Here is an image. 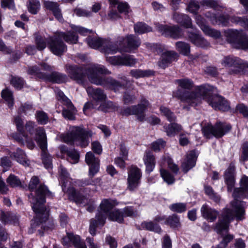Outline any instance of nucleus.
Here are the masks:
<instances>
[{
	"instance_id": "obj_38",
	"label": "nucleus",
	"mask_w": 248,
	"mask_h": 248,
	"mask_svg": "<svg viewBox=\"0 0 248 248\" xmlns=\"http://www.w3.org/2000/svg\"><path fill=\"white\" fill-rule=\"evenodd\" d=\"M164 127L169 136H174L182 130L181 126L176 123H171L168 125H164Z\"/></svg>"
},
{
	"instance_id": "obj_31",
	"label": "nucleus",
	"mask_w": 248,
	"mask_h": 248,
	"mask_svg": "<svg viewBox=\"0 0 248 248\" xmlns=\"http://www.w3.org/2000/svg\"><path fill=\"white\" fill-rule=\"evenodd\" d=\"M173 19L186 28H192L191 19L186 15L175 13L173 15Z\"/></svg>"
},
{
	"instance_id": "obj_49",
	"label": "nucleus",
	"mask_w": 248,
	"mask_h": 248,
	"mask_svg": "<svg viewBox=\"0 0 248 248\" xmlns=\"http://www.w3.org/2000/svg\"><path fill=\"white\" fill-rule=\"evenodd\" d=\"M137 62V60L133 56L125 55L122 56L121 65L133 66Z\"/></svg>"
},
{
	"instance_id": "obj_53",
	"label": "nucleus",
	"mask_w": 248,
	"mask_h": 248,
	"mask_svg": "<svg viewBox=\"0 0 248 248\" xmlns=\"http://www.w3.org/2000/svg\"><path fill=\"white\" fill-rule=\"evenodd\" d=\"M34 108L32 105L28 104L22 105L18 108V113H24L26 115H31L34 113Z\"/></svg>"
},
{
	"instance_id": "obj_18",
	"label": "nucleus",
	"mask_w": 248,
	"mask_h": 248,
	"mask_svg": "<svg viewBox=\"0 0 248 248\" xmlns=\"http://www.w3.org/2000/svg\"><path fill=\"white\" fill-rule=\"evenodd\" d=\"M155 25L156 30L165 36L177 39L183 35L182 30L178 26H169L159 24Z\"/></svg>"
},
{
	"instance_id": "obj_41",
	"label": "nucleus",
	"mask_w": 248,
	"mask_h": 248,
	"mask_svg": "<svg viewBox=\"0 0 248 248\" xmlns=\"http://www.w3.org/2000/svg\"><path fill=\"white\" fill-rule=\"evenodd\" d=\"M35 44L38 50H42L45 49L46 46V43L49 45L50 42V38L46 39L37 34H35Z\"/></svg>"
},
{
	"instance_id": "obj_20",
	"label": "nucleus",
	"mask_w": 248,
	"mask_h": 248,
	"mask_svg": "<svg viewBox=\"0 0 248 248\" xmlns=\"http://www.w3.org/2000/svg\"><path fill=\"white\" fill-rule=\"evenodd\" d=\"M195 19L197 24L206 35L216 39L218 38L221 36L220 31L214 30L207 25L204 22V19L201 16H196Z\"/></svg>"
},
{
	"instance_id": "obj_58",
	"label": "nucleus",
	"mask_w": 248,
	"mask_h": 248,
	"mask_svg": "<svg viewBox=\"0 0 248 248\" xmlns=\"http://www.w3.org/2000/svg\"><path fill=\"white\" fill-rule=\"evenodd\" d=\"M204 190L205 193L208 195L210 198L213 199L215 202H218L220 200V197L218 195L214 192L212 188L209 186H205Z\"/></svg>"
},
{
	"instance_id": "obj_24",
	"label": "nucleus",
	"mask_w": 248,
	"mask_h": 248,
	"mask_svg": "<svg viewBox=\"0 0 248 248\" xmlns=\"http://www.w3.org/2000/svg\"><path fill=\"white\" fill-rule=\"evenodd\" d=\"M49 47L51 52L57 56L62 55L67 50V46L64 43L57 37L50 38Z\"/></svg>"
},
{
	"instance_id": "obj_8",
	"label": "nucleus",
	"mask_w": 248,
	"mask_h": 248,
	"mask_svg": "<svg viewBox=\"0 0 248 248\" xmlns=\"http://www.w3.org/2000/svg\"><path fill=\"white\" fill-rule=\"evenodd\" d=\"M205 16L208 18L213 24L221 25L223 26H227L229 25L230 20L232 23L238 24L248 30V16L238 17L232 16L228 17L224 15L217 16L214 14L210 12L206 14Z\"/></svg>"
},
{
	"instance_id": "obj_25",
	"label": "nucleus",
	"mask_w": 248,
	"mask_h": 248,
	"mask_svg": "<svg viewBox=\"0 0 248 248\" xmlns=\"http://www.w3.org/2000/svg\"><path fill=\"white\" fill-rule=\"evenodd\" d=\"M196 158L197 154L195 151H191L187 154L182 164V169L185 173L195 166Z\"/></svg>"
},
{
	"instance_id": "obj_26",
	"label": "nucleus",
	"mask_w": 248,
	"mask_h": 248,
	"mask_svg": "<svg viewBox=\"0 0 248 248\" xmlns=\"http://www.w3.org/2000/svg\"><path fill=\"white\" fill-rule=\"evenodd\" d=\"M201 212L202 216L210 222H214L218 216V212L217 211L206 204H203L201 207Z\"/></svg>"
},
{
	"instance_id": "obj_48",
	"label": "nucleus",
	"mask_w": 248,
	"mask_h": 248,
	"mask_svg": "<svg viewBox=\"0 0 248 248\" xmlns=\"http://www.w3.org/2000/svg\"><path fill=\"white\" fill-rule=\"evenodd\" d=\"M176 48L178 51L185 55H188L190 52L189 45L183 42L176 43Z\"/></svg>"
},
{
	"instance_id": "obj_6",
	"label": "nucleus",
	"mask_w": 248,
	"mask_h": 248,
	"mask_svg": "<svg viewBox=\"0 0 248 248\" xmlns=\"http://www.w3.org/2000/svg\"><path fill=\"white\" fill-rule=\"evenodd\" d=\"M59 172V181L62 184V191L67 193L69 199L74 201L77 204H85L87 202V199L86 197L81 195L77 192L73 187L70 186V178L66 170L61 166L60 168Z\"/></svg>"
},
{
	"instance_id": "obj_19",
	"label": "nucleus",
	"mask_w": 248,
	"mask_h": 248,
	"mask_svg": "<svg viewBox=\"0 0 248 248\" xmlns=\"http://www.w3.org/2000/svg\"><path fill=\"white\" fill-rule=\"evenodd\" d=\"M62 242L63 246L68 247L87 248L84 241L81 240L79 235L71 232L66 233V235L63 237Z\"/></svg>"
},
{
	"instance_id": "obj_2",
	"label": "nucleus",
	"mask_w": 248,
	"mask_h": 248,
	"mask_svg": "<svg viewBox=\"0 0 248 248\" xmlns=\"http://www.w3.org/2000/svg\"><path fill=\"white\" fill-rule=\"evenodd\" d=\"M240 186V187L234 189L232 193L234 200L231 202L229 207H226L223 209L216 225L215 230L218 234L223 235L228 232L229 223L234 217L238 220L245 218L246 203L237 199L245 197V192L248 191V176L243 175L242 177Z\"/></svg>"
},
{
	"instance_id": "obj_17",
	"label": "nucleus",
	"mask_w": 248,
	"mask_h": 248,
	"mask_svg": "<svg viewBox=\"0 0 248 248\" xmlns=\"http://www.w3.org/2000/svg\"><path fill=\"white\" fill-rule=\"evenodd\" d=\"M141 176L142 173L139 168L131 166L128 174V189L132 191L137 188L140 184Z\"/></svg>"
},
{
	"instance_id": "obj_54",
	"label": "nucleus",
	"mask_w": 248,
	"mask_h": 248,
	"mask_svg": "<svg viewBox=\"0 0 248 248\" xmlns=\"http://www.w3.org/2000/svg\"><path fill=\"white\" fill-rule=\"evenodd\" d=\"M40 7V2L38 0H29V11L33 14H36Z\"/></svg>"
},
{
	"instance_id": "obj_43",
	"label": "nucleus",
	"mask_w": 248,
	"mask_h": 248,
	"mask_svg": "<svg viewBox=\"0 0 248 248\" xmlns=\"http://www.w3.org/2000/svg\"><path fill=\"white\" fill-rule=\"evenodd\" d=\"M141 227L143 229L153 231L158 233L161 232L160 227L157 224H155L152 221H145L142 222L141 224Z\"/></svg>"
},
{
	"instance_id": "obj_55",
	"label": "nucleus",
	"mask_w": 248,
	"mask_h": 248,
	"mask_svg": "<svg viewBox=\"0 0 248 248\" xmlns=\"http://www.w3.org/2000/svg\"><path fill=\"white\" fill-rule=\"evenodd\" d=\"M68 160L72 164H76L78 162L79 155L77 151L71 150L67 152Z\"/></svg>"
},
{
	"instance_id": "obj_23",
	"label": "nucleus",
	"mask_w": 248,
	"mask_h": 248,
	"mask_svg": "<svg viewBox=\"0 0 248 248\" xmlns=\"http://www.w3.org/2000/svg\"><path fill=\"white\" fill-rule=\"evenodd\" d=\"M179 55L174 51H167L162 53L158 62V66L162 68H165L173 61L177 60Z\"/></svg>"
},
{
	"instance_id": "obj_29",
	"label": "nucleus",
	"mask_w": 248,
	"mask_h": 248,
	"mask_svg": "<svg viewBox=\"0 0 248 248\" xmlns=\"http://www.w3.org/2000/svg\"><path fill=\"white\" fill-rule=\"evenodd\" d=\"M143 161L146 166V172L150 173L154 170L155 165V157L151 152L146 151Z\"/></svg>"
},
{
	"instance_id": "obj_62",
	"label": "nucleus",
	"mask_w": 248,
	"mask_h": 248,
	"mask_svg": "<svg viewBox=\"0 0 248 248\" xmlns=\"http://www.w3.org/2000/svg\"><path fill=\"white\" fill-rule=\"evenodd\" d=\"M57 98L59 100L62 101L65 104H70V100L68 99L66 96H65L63 93L60 91L59 89H57L55 90Z\"/></svg>"
},
{
	"instance_id": "obj_16",
	"label": "nucleus",
	"mask_w": 248,
	"mask_h": 248,
	"mask_svg": "<svg viewBox=\"0 0 248 248\" xmlns=\"http://www.w3.org/2000/svg\"><path fill=\"white\" fill-rule=\"evenodd\" d=\"M117 204V202L113 199H104L100 205V210L96 215L99 224L104 225L105 223L106 215L111 212L113 207Z\"/></svg>"
},
{
	"instance_id": "obj_21",
	"label": "nucleus",
	"mask_w": 248,
	"mask_h": 248,
	"mask_svg": "<svg viewBox=\"0 0 248 248\" xmlns=\"http://www.w3.org/2000/svg\"><path fill=\"white\" fill-rule=\"evenodd\" d=\"M85 161L89 166V175L93 177L99 170V160L91 152L86 153Z\"/></svg>"
},
{
	"instance_id": "obj_3",
	"label": "nucleus",
	"mask_w": 248,
	"mask_h": 248,
	"mask_svg": "<svg viewBox=\"0 0 248 248\" xmlns=\"http://www.w3.org/2000/svg\"><path fill=\"white\" fill-rule=\"evenodd\" d=\"M173 95L191 106H196L203 99L205 100L215 110L225 111L230 108L229 103L224 97L217 95H211L209 85H202L197 87L196 92H182L180 89H178L173 92Z\"/></svg>"
},
{
	"instance_id": "obj_63",
	"label": "nucleus",
	"mask_w": 248,
	"mask_h": 248,
	"mask_svg": "<svg viewBox=\"0 0 248 248\" xmlns=\"http://www.w3.org/2000/svg\"><path fill=\"white\" fill-rule=\"evenodd\" d=\"M0 165L3 168V171H5L11 167L12 163L8 157L4 156L0 158Z\"/></svg>"
},
{
	"instance_id": "obj_37",
	"label": "nucleus",
	"mask_w": 248,
	"mask_h": 248,
	"mask_svg": "<svg viewBox=\"0 0 248 248\" xmlns=\"http://www.w3.org/2000/svg\"><path fill=\"white\" fill-rule=\"evenodd\" d=\"M1 96L9 108L13 107L14 99L13 93L10 90L8 89L2 90L1 92Z\"/></svg>"
},
{
	"instance_id": "obj_52",
	"label": "nucleus",
	"mask_w": 248,
	"mask_h": 248,
	"mask_svg": "<svg viewBox=\"0 0 248 248\" xmlns=\"http://www.w3.org/2000/svg\"><path fill=\"white\" fill-rule=\"evenodd\" d=\"M176 83L183 89L190 90L193 85V82L189 79H181L176 80Z\"/></svg>"
},
{
	"instance_id": "obj_57",
	"label": "nucleus",
	"mask_w": 248,
	"mask_h": 248,
	"mask_svg": "<svg viewBox=\"0 0 248 248\" xmlns=\"http://www.w3.org/2000/svg\"><path fill=\"white\" fill-rule=\"evenodd\" d=\"M37 121L40 124H45L48 122V118L47 114L43 111H38L36 113Z\"/></svg>"
},
{
	"instance_id": "obj_44",
	"label": "nucleus",
	"mask_w": 248,
	"mask_h": 248,
	"mask_svg": "<svg viewBox=\"0 0 248 248\" xmlns=\"http://www.w3.org/2000/svg\"><path fill=\"white\" fill-rule=\"evenodd\" d=\"M160 166L161 168L160 169V172L162 178L168 185L172 184L175 181L174 176L171 174L168 171L162 168V163Z\"/></svg>"
},
{
	"instance_id": "obj_27",
	"label": "nucleus",
	"mask_w": 248,
	"mask_h": 248,
	"mask_svg": "<svg viewBox=\"0 0 248 248\" xmlns=\"http://www.w3.org/2000/svg\"><path fill=\"white\" fill-rule=\"evenodd\" d=\"M127 46L122 50L125 52H131L136 50L140 45L141 42L139 38L134 35H128L126 37Z\"/></svg>"
},
{
	"instance_id": "obj_50",
	"label": "nucleus",
	"mask_w": 248,
	"mask_h": 248,
	"mask_svg": "<svg viewBox=\"0 0 248 248\" xmlns=\"http://www.w3.org/2000/svg\"><path fill=\"white\" fill-rule=\"evenodd\" d=\"M118 1H119V0H118L116 4H112V5L109 3L110 10L108 14L107 17L108 19L111 21H115L121 17L118 13L113 8H115V6L118 3Z\"/></svg>"
},
{
	"instance_id": "obj_56",
	"label": "nucleus",
	"mask_w": 248,
	"mask_h": 248,
	"mask_svg": "<svg viewBox=\"0 0 248 248\" xmlns=\"http://www.w3.org/2000/svg\"><path fill=\"white\" fill-rule=\"evenodd\" d=\"M160 110L161 113L166 117L168 121L170 122H173L175 120L176 117L174 114L172 113L167 108L161 106L160 108Z\"/></svg>"
},
{
	"instance_id": "obj_35",
	"label": "nucleus",
	"mask_w": 248,
	"mask_h": 248,
	"mask_svg": "<svg viewBox=\"0 0 248 248\" xmlns=\"http://www.w3.org/2000/svg\"><path fill=\"white\" fill-rule=\"evenodd\" d=\"M0 220L4 224L8 223L16 224L18 221V218L10 213L0 211Z\"/></svg>"
},
{
	"instance_id": "obj_5",
	"label": "nucleus",
	"mask_w": 248,
	"mask_h": 248,
	"mask_svg": "<svg viewBox=\"0 0 248 248\" xmlns=\"http://www.w3.org/2000/svg\"><path fill=\"white\" fill-rule=\"evenodd\" d=\"M91 131H87L82 126H70L69 132L62 135V140L67 143H75L86 147L89 143V138L92 137Z\"/></svg>"
},
{
	"instance_id": "obj_28",
	"label": "nucleus",
	"mask_w": 248,
	"mask_h": 248,
	"mask_svg": "<svg viewBox=\"0 0 248 248\" xmlns=\"http://www.w3.org/2000/svg\"><path fill=\"white\" fill-rule=\"evenodd\" d=\"M86 91L88 94L96 101H103L107 98L106 94L100 88L94 89L92 87H88L86 88Z\"/></svg>"
},
{
	"instance_id": "obj_61",
	"label": "nucleus",
	"mask_w": 248,
	"mask_h": 248,
	"mask_svg": "<svg viewBox=\"0 0 248 248\" xmlns=\"http://www.w3.org/2000/svg\"><path fill=\"white\" fill-rule=\"evenodd\" d=\"M162 160L165 164L167 163L168 167L175 173H177L179 170V168L178 166L174 164L172 162V159L169 157H167L166 159H162Z\"/></svg>"
},
{
	"instance_id": "obj_51",
	"label": "nucleus",
	"mask_w": 248,
	"mask_h": 248,
	"mask_svg": "<svg viewBox=\"0 0 248 248\" xmlns=\"http://www.w3.org/2000/svg\"><path fill=\"white\" fill-rule=\"evenodd\" d=\"M169 209L173 212L181 213L186 210V204L185 203H175L170 205Z\"/></svg>"
},
{
	"instance_id": "obj_33",
	"label": "nucleus",
	"mask_w": 248,
	"mask_h": 248,
	"mask_svg": "<svg viewBox=\"0 0 248 248\" xmlns=\"http://www.w3.org/2000/svg\"><path fill=\"white\" fill-rule=\"evenodd\" d=\"M12 158H14L19 163L25 166H28L30 164V161L27 158L26 155L23 150L18 148L16 152L10 155Z\"/></svg>"
},
{
	"instance_id": "obj_32",
	"label": "nucleus",
	"mask_w": 248,
	"mask_h": 248,
	"mask_svg": "<svg viewBox=\"0 0 248 248\" xmlns=\"http://www.w3.org/2000/svg\"><path fill=\"white\" fill-rule=\"evenodd\" d=\"M188 37L190 41L197 46L206 47L209 45V43L205 39L196 33L190 32Z\"/></svg>"
},
{
	"instance_id": "obj_1",
	"label": "nucleus",
	"mask_w": 248,
	"mask_h": 248,
	"mask_svg": "<svg viewBox=\"0 0 248 248\" xmlns=\"http://www.w3.org/2000/svg\"><path fill=\"white\" fill-rule=\"evenodd\" d=\"M66 70L70 78L76 80L79 84H83L85 78L87 76L91 83L110 89L115 92L124 87V83H121L112 78L100 77L98 75V74L107 75L110 73L102 65L91 64L84 68L69 65L66 66Z\"/></svg>"
},
{
	"instance_id": "obj_60",
	"label": "nucleus",
	"mask_w": 248,
	"mask_h": 248,
	"mask_svg": "<svg viewBox=\"0 0 248 248\" xmlns=\"http://www.w3.org/2000/svg\"><path fill=\"white\" fill-rule=\"evenodd\" d=\"M236 110L245 118H248V107L247 106L243 103L239 104L236 107Z\"/></svg>"
},
{
	"instance_id": "obj_15",
	"label": "nucleus",
	"mask_w": 248,
	"mask_h": 248,
	"mask_svg": "<svg viewBox=\"0 0 248 248\" xmlns=\"http://www.w3.org/2000/svg\"><path fill=\"white\" fill-rule=\"evenodd\" d=\"M221 64L229 68L230 74H238L242 71L244 67L248 68V63H245L239 58L233 56L225 57L222 60Z\"/></svg>"
},
{
	"instance_id": "obj_4",
	"label": "nucleus",
	"mask_w": 248,
	"mask_h": 248,
	"mask_svg": "<svg viewBox=\"0 0 248 248\" xmlns=\"http://www.w3.org/2000/svg\"><path fill=\"white\" fill-rule=\"evenodd\" d=\"M39 184L38 177L34 176L31 178L29 184V189L31 191L35 190L34 195L31 193L28 197L32 204V209L36 214L34 219L37 224L38 222H45L47 219L48 211L46 210L44 204L46 202V198H52L54 196L53 193L44 185L40 184L37 188Z\"/></svg>"
},
{
	"instance_id": "obj_22",
	"label": "nucleus",
	"mask_w": 248,
	"mask_h": 248,
	"mask_svg": "<svg viewBox=\"0 0 248 248\" xmlns=\"http://www.w3.org/2000/svg\"><path fill=\"white\" fill-rule=\"evenodd\" d=\"M235 165L233 163H231L224 173L225 183L227 186L228 191H232L234 186L235 183Z\"/></svg>"
},
{
	"instance_id": "obj_39",
	"label": "nucleus",
	"mask_w": 248,
	"mask_h": 248,
	"mask_svg": "<svg viewBox=\"0 0 248 248\" xmlns=\"http://www.w3.org/2000/svg\"><path fill=\"white\" fill-rule=\"evenodd\" d=\"M59 37L63 39L69 44H76L78 41V36L74 31H69L66 33L62 32L60 34Z\"/></svg>"
},
{
	"instance_id": "obj_7",
	"label": "nucleus",
	"mask_w": 248,
	"mask_h": 248,
	"mask_svg": "<svg viewBox=\"0 0 248 248\" xmlns=\"http://www.w3.org/2000/svg\"><path fill=\"white\" fill-rule=\"evenodd\" d=\"M39 128H42L45 130L42 127H37L35 122L28 121L25 125V128L29 134L25 135L23 131L21 134H14L13 137L19 143L22 144H26L29 149H32L35 147L33 138L36 141L37 130ZM44 131L45 132V131Z\"/></svg>"
},
{
	"instance_id": "obj_36",
	"label": "nucleus",
	"mask_w": 248,
	"mask_h": 248,
	"mask_svg": "<svg viewBox=\"0 0 248 248\" xmlns=\"http://www.w3.org/2000/svg\"><path fill=\"white\" fill-rule=\"evenodd\" d=\"M66 108H64L62 111L63 116L69 120L75 119V114L76 113V109L72 105L71 102L70 104H65Z\"/></svg>"
},
{
	"instance_id": "obj_14",
	"label": "nucleus",
	"mask_w": 248,
	"mask_h": 248,
	"mask_svg": "<svg viewBox=\"0 0 248 248\" xmlns=\"http://www.w3.org/2000/svg\"><path fill=\"white\" fill-rule=\"evenodd\" d=\"M28 73L46 81L58 83L65 82L66 79L65 75L58 72H52L50 74L44 73L35 66L30 67L28 70Z\"/></svg>"
},
{
	"instance_id": "obj_45",
	"label": "nucleus",
	"mask_w": 248,
	"mask_h": 248,
	"mask_svg": "<svg viewBox=\"0 0 248 248\" xmlns=\"http://www.w3.org/2000/svg\"><path fill=\"white\" fill-rule=\"evenodd\" d=\"M98 109L104 112H108L116 110L117 107L112 102L108 101L102 103Z\"/></svg>"
},
{
	"instance_id": "obj_40",
	"label": "nucleus",
	"mask_w": 248,
	"mask_h": 248,
	"mask_svg": "<svg viewBox=\"0 0 248 248\" xmlns=\"http://www.w3.org/2000/svg\"><path fill=\"white\" fill-rule=\"evenodd\" d=\"M153 71L150 70H142L140 69H133L131 70L130 74L136 78L149 77L153 74Z\"/></svg>"
},
{
	"instance_id": "obj_13",
	"label": "nucleus",
	"mask_w": 248,
	"mask_h": 248,
	"mask_svg": "<svg viewBox=\"0 0 248 248\" xmlns=\"http://www.w3.org/2000/svg\"><path fill=\"white\" fill-rule=\"evenodd\" d=\"M150 106L148 100L144 97H142L137 105L124 108L121 113L124 116L137 115L140 121H143L144 120L145 117L144 112L150 107Z\"/></svg>"
},
{
	"instance_id": "obj_9",
	"label": "nucleus",
	"mask_w": 248,
	"mask_h": 248,
	"mask_svg": "<svg viewBox=\"0 0 248 248\" xmlns=\"http://www.w3.org/2000/svg\"><path fill=\"white\" fill-rule=\"evenodd\" d=\"M224 35L234 47L248 51V36L242 31L229 29L224 31Z\"/></svg>"
},
{
	"instance_id": "obj_46",
	"label": "nucleus",
	"mask_w": 248,
	"mask_h": 248,
	"mask_svg": "<svg viewBox=\"0 0 248 248\" xmlns=\"http://www.w3.org/2000/svg\"><path fill=\"white\" fill-rule=\"evenodd\" d=\"M165 224L169 225L172 228H179L181 226L180 218L179 217L175 214H173L167 217V220L165 222Z\"/></svg>"
},
{
	"instance_id": "obj_42",
	"label": "nucleus",
	"mask_w": 248,
	"mask_h": 248,
	"mask_svg": "<svg viewBox=\"0 0 248 248\" xmlns=\"http://www.w3.org/2000/svg\"><path fill=\"white\" fill-rule=\"evenodd\" d=\"M6 182L11 187H22L20 179L13 174H10L6 179Z\"/></svg>"
},
{
	"instance_id": "obj_64",
	"label": "nucleus",
	"mask_w": 248,
	"mask_h": 248,
	"mask_svg": "<svg viewBox=\"0 0 248 248\" xmlns=\"http://www.w3.org/2000/svg\"><path fill=\"white\" fill-rule=\"evenodd\" d=\"M165 142L161 139H159L152 143V149L155 152H158L164 148Z\"/></svg>"
},
{
	"instance_id": "obj_34",
	"label": "nucleus",
	"mask_w": 248,
	"mask_h": 248,
	"mask_svg": "<svg viewBox=\"0 0 248 248\" xmlns=\"http://www.w3.org/2000/svg\"><path fill=\"white\" fill-rule=\"evenodd\" d=\"M108 219L113 221L121 223L124 221V215L122 210L117 209H113L108 215Z\"/></svg>"
},
{
	"instance_id": "obj_47",
	"label": "nucleus",
	"mask_w": 248,
	"mask_h": 248,
	"mask_svg": "<svg viewBox=\"0 0 248 248\" xmlns=\"http://www.w3.org/2000/svg\"><path fill=\"white\" fill-rule=\"evenodd\" d=\"M134 31L136 33L142 34L152 31V28L144 23L139 22L135 25Z\"/></svg>"
},
{
	"instance_id": "obj_59",
	"label": "nucleus",
	"mask_w": 248,
	"mask_h": 248,
	"mask_svg": "<svg viewBox=\"0 0 248 248\" xmlns=\"http://www.w3.org/2000/svg\"><path fill=\"white\" fill-rule=\"evenodd\" d=\"M11 83L15 88L20 89L24 85V81L21 78L13 77L11 80Z\"/></svg>"
},
{
	"instance_id": "obj_30",
	"label": "nucleus",
	"mask_w": 248,
	"mask_h": 248,
	"mask_svg": "<svg viewBox=\"0 0 248 248\" xmlns=\"http://www.w3.org/2000/svg\"><path fill=\"white\" fill-rule=\"evenodd\" d=\"M45 7L52 12L55 17L60 21L62 20V16L61 11L59 7V5L57 2L46 1L44 2Z\"/></svg>"
},
{
	"instance_id": "obj_12",
	"label": "nucleus",
	"mask_w": 248,
	"mask_h": 248,
	"mask_svg": "<svg viewBox=\"0 0 248 248\" xmlns=\"http://www.w3.org/2000/svg\"><path fill=\"white\" fill-rule=\"evenodd\" d=\"M231 129V126L229 124L217 122L214 126L208 124L202 127V131L206 138L210 139L213 137L220 138L228 132Z\"/></svg>"
},
{
	"instance_id": "obj_11",
	"label": "nucleus",
	"mask_w": 248,
	"mask_h": 248,
	"mask_svg": "<svg viewBox=\"0 0 248 248\" xmlns=\"http://www.w3.org/2000/svg\"><path fill=\"white\" fill-rule=\"evenodd\" d=\"M36 141L42 150V161L45 167L48 170L51 169V157L46 152L47 147L46 136L42 128L37 129Z\"/></svg>"
},
{
	"instance_id": "obj_10",
	"label": "nucleus",
	"mask_w": 248,
	"mask_h": 248,
	"mask_svg": "<svg viewBox=\"0 0 248 248\" xmlns=\"http://www.w3.org/2000/svg\"><path fill=\"white\" fill-rule=\"evenodd\" d=\"M86 41L88 46L93 49H100L101 51L106 54H114L119 51V48L116 44L103 40L100 38L89 37Z\"/></svg>"
}]
</instances>
